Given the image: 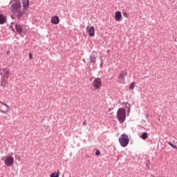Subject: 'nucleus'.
Instances as JSON below:
<instances>
[{
    "label": "nucleus",
    "instance_id": "nucleus-1",
    "mask_svg": "<svg viewBox=\"0 0 177 177\" xmlns=\"http://www.w3.org/2000/svg\"><path fill=\"white\" fill-rule=\"evenodd\" d=\"M10 3L12 4L10 7L12 17L21 21L26 15V11L21 9V3L19 0H12Z\"/></svg>",
    "mask_w": 177,
    "mask_h": 177
},
{
    "label": "nucleus",
    "instance_id": "nucleus-2",
    "mask_svg": "<svg viewBox=\"0 0 177 177\" xmlns=\"http://www.w3.org/2000/svg\"><path fill=\"white\" fill-rule=\"evenodd\" d=\"M118 120L120 122H124L127 118V111L124 108H120L117 112Z\"/></svg>",
    "mask_w": 177,
    "mask_h": 177
},
{
    "label": "nucleus",
    "instance_id": "nucleus-3",
    "mask_svg": "<svg viewBox=\"0 0 177 177\" xmlns=\"http://www.w3.org/2000/svg\"><path fill=\"white\" fill-rule=\"evenodd\" d=\"M119 142L122 147H127L129 145V137L127 134H122L119 138Z\"/></svg>",
    "mask_w": 177,
    "mask_h": 177
},
{
    "label": "nucleus",
    "instance_id": "nucleus-4",
    "mask_svg": "<svg viewBox=\"0 0 177 177\" xmlns=\"http://www.w3.org/2000/svg\"><path fill=\"white\" fill-rule=\"evenodd\" d=\"M1 74H3L2 80L4 82H8L9 77H10V71L8 68H3L1 70Z\"/></svg>",
    "mask_w": 177,
    "mask_h": 177
},
{
    "label": "nucleus",
    "instance_id": "nucleus-5",
    "mask_svg": "<svg viewBox=\"0 0 177 177\" xmlns=\"http://www.w3.org/2000/svg\"><path fill=\"white\" fill-rule=\"evenodd\" d=\"M0 113H2L3 114H6L7 113H9V111H10L9 105L2 102H0Z\"/></svg>",
    "mask_w": 177,
    "mask_h": 177
},
{
    "label": "nucleus",
    "instance_id": "nucleus-6",
    "mask_svg": "<svg viewBox=\"0 0 177 177\" xmlns=\"http://www.w3.org/2000/svg\"><path fill=\"white\" fill-rule=\"evenodd\" d=\"M4 164L6 167H12V165L15 164V158H13V156H11L6 157L4 160Z\"/></svg>",
    "mask_w": 177,
    "mask_h": 177
},
{
    "label": "nucleus",
    "instance_id": "nucleus-7",
    "mask_svg": "<svg viewBox=\"0 0 177 177\" xmlns=\"http://www.w3.org/2000/svg\"><path fill=\"white\" fill-rule=\"evenodd\" d=\"M92 85H93L94 89H95V90L100 89V88L102 87V80L99 77L95 78L93 80Z\"/></svg>",
    "mask_w": 177,
    "mask_h": 177
},
{
    "label": "nucleus",
    "instance_id": "nucleus-8",
    "mask_svg": "<svg viewBox=\"0 0 177 177\" xmlns=\"http://www.w3.org/2000/svg\"><path fill=\"white\" fill-rule=\"evenodd\" d=\"M86 31L88 32L90 37H95V27L94 26H87Z\"/></svg>",
    "mask_w": 177,
    "mask_h": 177
},
{
    "label": "nucleus",
    "instance_id": "nucleus-9",
    "mask_svg": "<svg viewBox=\"0 0 177 177\" xmlns=\"http://www.w3.org/2000/svg\"><path fill=\"white\" fill-rule=\"evenodd\" d=\"M15 30L16 32L19 35H21V33L24 31V30L23 29V25L20 24H15Z\"/></svg>",
    "mask_w": 177,
    "mask_h": 177
},
{
    "label": "nucleus",
    "instance_id": "nucleus-10",
    "mask_svg": "<svg viewBox=\"0 0 177 177\" xmlns=\"http://www.w3.org/2000/svg\"><path fill=\"white\" fill-rule=\"evenodd\" d=\"M127 75H128V72H127V71H122L119 75L118 80H120V81H124Z\"/></svg>",
    "mask_w": 177,
    "mask_h": 177
},
{
    "label": "nucleus",
    "instance_id": "nucleus-11",
    "mask_svg": "<svg viewBox=\"0 0 177 177\" xmlns=\"http://www.w3.org/2000/svg\"><path fill=\"white\" fill-rule=\"evenodd\" d=\"M51 23L53 24H59V23H60V19H59V17L58 16H53L52 18H51Z\"/></svg>",
    "mask_w": 177,
    "mask_h": 177
},
{
    "label": "nucleus",
    "instance_id": "nucleus-12",
    "mask_svg": "<svg viewBox=\"0 0 177 177\" xmlns=\"http://www.w3.org/2000/svg\"><path fill=\"white\" fill-rule=\"evenodd\" d=\"M122 17V15L121 14V12L116 11L115 13V20H116V21H120Z\"/></svg>",
    "mask_w": 177,
    "mask_h": 177
},
{
    "label": "nucleus",
    "instance_id": "nucleus-13",
    "mask_svg": "<svg viewBox=\"0 0 177 177\" xmlns=\"http://www.w3.org/2000/svg\"><path fill=\"white\" fill-rule=\"evenodd\" d=\"M22 5L24 9H28V6H30V1L28 0H23Z\"/></svg>",
    "mask_w": 177,
    "mask_h": 177
},
{
    "label": "nucleus",
    "instance_id": "nucleus-14",
    "mask_svg": "<svg viewBox=\"0 0 177 177\" xmlns=\"http://www.w3.org/2000/svg\"><path fill=\"white\" fill-rule=\"evenodd\" d=\"M6 22V18L3 15H0V24H4Z\"/></svg>",
    "mask_w": 177,
    "mask_h": 177
},
{
    "label": "nucleus",
    "instance_id": "nucleus-15",
    "mask_svg": "<svg viewBox=\"0 0 177 177\" xmlns=\"http://www.w3.org/2000/svg\"><path fill=\"white\" fill-rule=\"evenodd\" d=\"M90 60L91 63H96V57L93 55L90 56Z\"/></svg>",
    "mask_w": 177,
    "mask_h": 177
},
{
    "label": "nucleus",
    "instance_id": "nucleus-16",
    "mask_svg": "<svg viewBox=\"0 0 177 177\" xmlns=\"http://www.w3.org/2000/svg\"><path fill=\"white\" fill-rule=\"evenodd\" d=\"M142 139H143L144 140H146V139H147V138H149V136L147 135V132H144L142 134Z\"/></svg>",
    "mask_w": 177,
    "mask_h": 177
},
{
    "label": "nucleus",
    "instance_id": "nucleus-17",
    "mask_svg": "<svg viewBox=\"0 0 177 177\" xmlns=\"http://www.w3.org/2000/svg\"><path fill=\"white\" fill-rule=\"evenodd\" d=\"M59 175H60L59 171H57V173L54 172L50 174V177H59Z\"/></svg>",
    "mask_w": 177,
    "mask_h": 177
},
{
    "label": "nucleus",
    "instance_id": "nucleus-18",
    "mask_svg": "<svg viewBox=\"0 0 177 177\" xmlns=\"http://www.w3.org/2000/svg\"><path fill=\"white\" fill-rule=\"evenodd\" d=\"M135 85H136V83L135 82H131L129 85V89L131 91H132L134 88H135Z\"/></svg>",
    "mask_w": 177,
    "mask_h": 177
},
{
    "label": "nucleus",
    "instance_id": "nucleus-19",
    "mask_svg": "<svg viewBox=\"0 0 177 177\" xmlns=\"http://www.w3.org/2000/svg\"><path fill=\"white\" fill-rule=\"evenodd\" d=\"M168 145H169V146H171V147H173V149H176L177 150V147L176 145H174V144H172L171 142H168Z\"/></svg>",
    "mask_w": 177,
    "mask_h": 177
},
{
    "label": "nucleus",
    "instance_id": "nucleus-20",
    "mask_svg": "<svg viewBox=\"0 0 177 177\" xmlns=\"http://www.w3.org/2000/svg\"><path fill=\"white\" fill-rule=\"evenodd\" d=\"M123 16L124 17H126V19H128V17H129V16H128V13H127V12H123Z\"/></svg>",
    "mask_w": 177,
    "mask_h": 177
},
{
    "label": "nucleus",
    "instance_id": "nucleus-21",
    "mask_svg": "<svg viewBox=\"0 0 177 177\" xmlns=\"http://www.w3.org/2000/svg\"><path fill=\"white\" fill-rule=\"evenodd\" d=\"M100 154H101L100 151L97 150L95 152V156H100Z\"/></svg>",
    "mask_w": 177,
    "mask_h": 177
},
{
    "label": "nucleus",
    "instance_id": "nucleus-22",
    "mask_svg": "<svg viewBox=\"0 0 177 177\" xmlns=\"http://www.w3.org/2000/svg\"><path fill=\"white\" fill-rule=\"evenodd\" d=\"M29 58L32 60V54L31 53H29Z\"/></svg>",
    "mask_w": 177,
    "mask_h": 177
},
{
    "label": "nucleus",
    "instance_id": "nucleus-23",
    "mask_svg": "<svg viewBox=\"0 0 177 177\" xmlns=\"http://www.w3.org/2000/svg\"><path fill=\"white\" fill-rule=\"evenodd\" d=\"M82 124L85 127L86 125L87 122H86V121L84 120Z\"/></svg>",
    "mask_w": 177,
    "mask_h": 177
},
{
    "label": "nucleus",
    "instance_id": "nucleus-24",
    "mask_svg": "<svg viewBox=\"0 0 177 177\" xmlns=\"http://www.w3.org/2000/svg\"><path fill=\"white\" fill-rule=\"evenodd\" d=\"M54 176H56V174H55V175H54Z\"/></svg>",
    "mask_w": 177,
    "mask_h": 177
}]
</instances>
